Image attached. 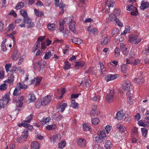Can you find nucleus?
Wrapping results in <instances>:
<instances>
[{
  "label": "nucleus",
  "instance_id": "10",
  "mask_svg": "<svg viewBox=\"0 0 149 149\" xmlns=\"http://www.w3.org/2000/svg\"><path fill=\"white\" fill-rule=\"evenodd\" d=\"M86 141L84 139L80 138L77 141L78 145L82 148H84L86 146Z\"/></svg>",
  "mask_w": 149,
  "mask_h": 149
},
{
  "label": "nucleus",
  "instance_id": "18",
  "mask_svg": "<svg viewBox=\"0 0 149 149\" xmlns=\"http://www.w3.org/2000/svg\"><path fill=\"white\" fill-rule=\"evenodd\" d=\"M32 149H39L40 148V145L37 141H33L31 145Z\"/></svg>",
  "mask_w": 149,
  "mask_h": 149
},
{
  "label": "nucleus",
  "instance_id": "46",
  "mask_svg": "<svg viewBox=\"0 0 149 149\" xmlns=\"http://www.w3.org/2000/svg\"><path fill=\"white\" fill-rule=\"evenodd\" d=\"M141 132L142 135L144 137H146L148 133V130L145 128H141Z\"/></svg>",
  "mask_w": 149,
  "mask_h": 149
},
{
  "label": "nucleus",
  "instance_id": "3",
  "mask_svg": "<svg viewBox=\"0 0 149 149\" xmlns=\"http://www.w3.org/2000/svg\"><path fill=\"white\" fill-rule=\"evenodd\" d=\"M129 41L130 43L138 44L139 43L141 40V38H139L138 36L136 35H129Z\"/></svg>",
  "mask_w": 149,
  "mask_h": 149
},
{
  "label": "nucleus",
  "instance_id": "13",
  "mask_svg": "<svg viewBox=\"0 0 149 149\" xmlns=\"http://www.w3.org/2000/svg\"><path fill=\"white\" fill-rule=\"evenodd\" d=\"M117 75L110 74L107 76L105 79L108 82L116 79L117 78Z\"/></svg>",
  "mask_w": 149,
  "mask_h": 149
},
{
  "label": "nucleus",
  "instance_id": "62",
  "mask_svg": "<svg viewBox=\"0 0 149 149\" xmlns=\"http://www.w3.org/2000/svg\"><path fill=\"white\" fill-rule=\"evenodd\" d=\"M91 99L92 100L96 102L99 101L100 100V97L98 95H95Z\"/></svg>",
  "mask_w": 149,
  "mask_h": 149
},
{
  "label": "nucleus",
  "instance_id": "2",
  "mask_svg": "<svg viewBox=\"0 0 149 149\" xmlns=\"http://www.w3.org/2000/svg\"><path fill=\"white\" fill-rule=\"evenodd\" d=\"M126 9L127 10L131 11L130 14L132 15L136 16L138 14L137 8L131 4L127 5Z\"/></svg>",
  "mask_w": 149,
  "mask_h": 149
},
{
  "label": "nucleus",
  "instance_id": "26",
  "mask_svg": "<svg viewBox=\"0 0 149 149\" xmlns=\"http://www.w3.org/2000/svg\"><path fill=\"white\" fill-rule=\"evenodd\" d=\"M114 2L113 0H107V1L106 4V7H107V6L108 8L110 7H113V4Z\"/></svg>",
  "mask_w": 149,
  "mask_h": 149
},
{
  "label": "nucleus",
  "instance_id": "28",
  "mask_svg": "<svg viewBox=\"0 0 149 149\" xmlns=\"http://www.w3.org/2000/svg\"><path fill=\"white\" fill-rule=\"evenodd\" d=\"M100 113V112L99 110H92L90 112V114L91 116H97Z\"/></svg>",
  "mask_w": 149,
  "mask_h": 149
},
{
  "label": "nucleus",
  "instance_id": "33",
  "mask_svg": "<svg viewBox=\"0 0 149 149\" xmlns=\"http://www.w3.org/2000/svg\"><path fill=\"white\" fill-rule=\"evenodd\" d=\"M6 39H3L1 45V47L2 50L3 51H5L7 50V48L5 44L6 42Z\"/></svg>",
  "mask_w": 149,
  "mask_h": 149
},
{
  "label": "nucleus",
  "instance_id": "6",
  "mask_svg": "<svg viewBox=\"0 0 149 149\" xmlns=\"http://www.w3.org/2000/svg\"><path fill=\"white\" fill-rule=\"evenodd\" d=\"M49 138L51 143L55 144L61 140V136L60 134H57L49 137Z\"/></svg>",
  "mask_w": 149,
  "mask_h": 149
},
{
  "label": "nucleus",
  "instance_id": "31",
  "mask_svg": "<svg viewBox=\"0 0 149 149\" xmlns=\"http://www.w3.org/2000/svg\"><path fill=\"white\" fill-rule=\"evenodd\" d=\"M34 12L35 15L37 17H41L44 15V13L42 11H39L37 9H34Z\"/></svg>",
  "mask_w": 149,
  "mask_h": 149
},
{
  "label": "nucleus",
  "instance_id": "59",
  "mask_svg": "<svg viewBox=\"0 0 149 149\" xmlns=\"http://www.w3.org/2000/svg\"><path fill=\"white\" fill-rule=\"evenodd\" d=\"M138 125L140 126L146 127L144 120H141L138 122Z\"/></svg>",
  "mask_w": 149,
  "mask_h": 149
},
{
  "label": "nucleus",
  "instance_id": "51",
  "mask_svg": "<svg viewBox=\"0 0 149 149\" xmlns=\"http://www.w3.org/2000/svg\"><path fill=\"white\" fill-rule=\"evenodd\" d=\"M120 13V11L119 9H115L114 11V14L116 17H118L119 16Z\"/></svg>",
  "mask_w": 149,
  "mask_h": 149
},
{
  "label": "nucleus",
  "instance_id": "5",
  "mask_svg": "<svg viewBox=\"0 0 149 149\" xmlns=\"http://www.w3.org/2000/svg\"><path fill=\"white\" fill-rule=\"evenodd\" d=\"M131 84L130 82L129 81H125L123 84V88L125 91L128 92L127 95H130V93L131 94L130 91H131Z\"/></svg>",
  "mask_w": 149,
  "mask_h": 149
},
{
  "label": "nucleus",
  "instance_id": "54",
  "mask_svg": "<svg viewBox=\"0 0 149 149\" xmlns=\"http://www.w3.org/2000/svg\"><path fill=\"white\" fill-rule=\"evenodd\" d=\"M67 104L66 103L62 104L60 106L61 111L63 112L65 110Z\"/></svg>",
  "mask_w": 149,
  "mask_h": 149
},
{
  "label": "nucleus",
  "instance_id": "42",
  "mask_svg": "<svg viewBox=\"0 0 149 149\" xmlns=\"http://www.w3.org/2000/svg\"><path fill=\"white\" fill-rule=\"evenodd\" d=\"M100 121L99 119L95 118H93L91 120V122L92 124L93 125H97L98 124Z\"/></svg>",
  "mask_w": 149,
  "mask_h": 149
},
{
  "label": "nucleus",
  "instance_id": "22",
  "mask_svg": "<svg viewBox=\"0 0 149 149\" xmlns=\"http://www.w3.org/2000/svg\"><path fill=\"white\" fill-rule=\"evenodd\" d=\"M110 40V37L108 36L103 38L101 41V44L103 45L107 44Z\"/></svg>",
  "mask_w": 149,
  "mask_h": 149
},
{
  "label": "nucleus",
  "instance_id": "35",
  "mask_svg": "<svg viewBox=\"0 0 149 149\" xmlns=\"http://www.w3.org/2000/svg\"><path fill=\"white\" fill-rule=\"evenodd\" d=\"M29 131L27 130H24L22 133V136L24 139H26L28 136Z\"/></svg>",
  "mask_w": 149,
  "mask_h": 149
},
{
  "label": "nucleus",
  "instance_id": "36",
  "mask_svg": "<svg viewBox=\"0 0 149 149\" xmlns=\"http://www.w3.org/2000/svg\"><path fill=\"white\" fill-rule=\"evenodd\" d=\"M51 120L49 117H44L41 120V122L42 124L45 125L49 122Z\"/></svg>",
  "mask_w": 149,
  "mask_h": 149
},
{
  "label": "nucleus",
  "instance_id": "38",
  "mask_svg": "<svg viewBox=\"0 0 149 149\" xmlns=\"http://www.w3.org/2000/svg\"><path fill=\"white\" fill-rule=\"evenodd\" d=\"M56 127V125L54 124L49 125L46 127V129L49 130H53L55 129Z\"/></svg>",
  "mask_w": 149,
  "mask_h": 149
},
{
  "label": "nucleus",
  "instance_id": "37",
  "mask_svg": "<svg viewBox=\"0 0 149 149\" xmlns=\"http://www.w3.org/2000/svg\"><path fill=\"white\" fill-rule=\"evenodd\" d=\"M85 65V63L84 61H79L76 62L75 63V66L76 67H84Z\"/></svg>",
  "mask_w": 149,
  "mask_h": 149
},
{
  "label": "nucleus",
  "instance_id": "9",
  "mask_svg": "<svg viewBox=\"0 0 149 149\" xmlns=\"http://www.w3.org/2000/svg\"><path fill=\"white\" fill-rule=\"evenodd\" d=\"M26 18L22 19L19 18L17 19L15 21L16 24H19V26L21 27L25 28L26 26Z\"/></svg>",
  "mask_w": 149,
  "mask_h": 149
},
{
  "label": "nucleus",
  "instance_id": "57",
  "mask_svg": "<svg viewBox=\"0 0 149 149\" xmlns=\"http://www.w3.org/2000/svg\"><path fill=\"white\" fill-rule=\"evenodd\" d=\"M116 18H117L114 14H110L109 17V20L111 21H115Z\"/></svg>",
  "mask_w": 149,
  "mask_h": 149
},
{
  "label": "nucleus",
  "instance_id": "32",
  "mask_svg": "<svg viewBox=\"0 0 149 149\" xmlns=\"http://www.w3.org/2000/svg\"><path fill=\"white\" fill-rule=\"evenodd\" d=\"M75 23L74 22H72L69 24L70 29L71 31L73 32L74 33L75 31Z\"/></svg>",
  "mask_w": 149,
  "mask_h": 149
},
{
  "label": "nucleus",
  "instance_id": "40",
  "mask_svg": "<svg viewBox=\"0 0 149 149\" xmlns=\"http://www.w3.org/2000/svg\"><path fill=\"white\" fill-rule=\"evenodd\" d=\"M71 105L72 107L75 108L77 109L78 108V104L74 100H72Z\"/></svg>",
  "mask_w": 149,
  "mask_h": 149
},
{
  "label": "nucleus",
  "instance_id": "23",
  "mask_svg": "<svg viewBox=\"0 0 149 149\" xmlns=\"http://www.w3.org/2000/svg\"><path fill=\"white\" fill-rule=\"evenodd\" d=\"M112 143L109 140H107L104 144V147L107 149H110L112 147Z\"/></svg>",
  "mask_w": 149,
  "mask_h": 149
},
{
  "label": "nucleus",
  "instance_id": "61",
  "mask_svg": "<svg viewBox=\"0 0 149 149\" xmlns=\"http://www.w3.org/2000/svg\"><path fill=\"white\" fill-rule=\"evenodd\" d=\"M41 62L39 61L38 63V64L40 66L39 69V72H40L41 73L42 72L43 68H44V64H42L41 65Z\"/></svg>",
  "mask_w": 149,
  "mask_h": 149
},
{
  "label": "nucleus",
  "instance_id": "27",
  "mask_svg": "<svg viewBox=\"0 0 149 149\" xmlns=\"http://www.w3.org/2000/svg\"><path fill=\"white\" fill-rule=\"evenodd\" d=\"M56 25L54 23H49L47 26L48 29L52 31L56 29Z\"/></svg>",
  "mask_w": 149,
  "mask_h": 149
},
{
  "label": "nucleus",
  "instance_id": "45",
  "mask_svg": "<svg viewBox=\"0 0 149 149\" xmlns=\"http://www.w3.org/2000/svg\"><path fill=\"white\" fill-rule=\"evenodd\" d=\"M82 128L83 130L85 131H90L91 128L90 126L88 125H86V123H84L82 125Z\"/></svg>",
  "mask_w": 149,
  "mask_h": 149
},
{
  "label": "nucleus",
  "instance_id": "29",
  "mask_svg": "<svg viewBox=\"0 0 149 149\" xmlns=\"http://www.w3.org/2000/svg\"><path fill=\"white\" fill-rule=\"evenodd\" d=\"M127 66L126 64H122L121 66V71L123 74L127 73Z\"/></svg>",
  "mask_w": 149,
  "mask_h": 149
},
{
  "label": "nucleus",
  "instance_id": "14",
  "mask_svg": "<svg viewBox=\"0 0 149 149\" xmlns=\"http://www.w3.org/2000/svg\"><path fill=\"white\" fill-rule=\"evenodd\" d=\"M81 84L83 86V88H86L89 86L90 84L87 78H85L81 82Z\"/></svg>",
  "mask_w": 149,
  "mask_h": 149
},
{
  "label": "nucleus",
  "instance_id": "50",
  "mask_svg": "<svg viewBox=\"0 0 149 149\" xmlns=\"http://www.w3.org/2000/svg\"><path fill=\"white\" fill-rule=\"evenodd\" d=\"M134 81L135 83L137 84H141L143 82V79L141 77L139 79L135 78L134 79Z\"/></svg>",
  "mask_w": 149,
  "mask_h": 149
},
{
  "label": "nucleus",
  "instance_id": "7",
  "mask_svg": "<svg viewBox=\"0 0 149 149\" xmlns=\"http://www.w3.org/2000/svg\"><path fill=\"white\" fill-rule=\"evenodd\" d=\"M10 100L9 96L6 95L4 97L2 100H0V108H4L5 106V103L8 104Z\"/></svg>",
  "mask_w": 149,
  "mask_h": 149
},
{
  "label": "nucleus",
  "instance_id": "30",
  "mask_svg": "<svg viewBox=\"0 0 149 149\" xmlns=\"http://www.w3.org/2000/svg\"><path fill=\"white\" fill-rule=\"evenodd\" d=\"M72 42L76 44L79 45L82 43V40L80 38H74L72 39Z\"/></svg>",
  "mask_w": 149,
  "mask_h": 149
},
{
  "label": "nucleus",
  "instance_id": "15",
  "mask_svg": "<svg viewBox=\"0 0 149 149\" xmlns=\"http://www.w3.org/2000/svg\"><path fill=\"white\" fill-rule=\"evenodd\" d=\"M87 30L90 34L93 35L95 34L98 32V30L97 29L92 27L91 25L89 26Z\"/></svg>",
  "mask_w": 149,
  "mask_h": 149
},
{
  "label": "nucleus",
  "instance_id": "60",
  "mask_svg": "<svg viewBox=\"0 0 149 149\" xmlns=\"http://www.w3.org/2000/svg\"><path fill=\"white\" fill-rule=\"evenodd\" d=\"M111 126L107 125L106 126L104 131L106 132L107 134H108L111 131Z\"/></svg>",
  "mask_w": 149,
  "mask_h": 149
},
{
  "label": "nucleus",
  "instance_id": "20",
  "mask_svg": "<svg viewBox=\"0 0 149 149\" xmlns=\"http://www.w3.org/2000/svg\"><path fill=\"white\" fill-rule=\"evenodd\" d=\"M28 99L30 102H34L36 100V98L34 94L30 93L28 96Z\"/></svg>",
  "mask_w": 149,
  "mask_h": 149
},
{
  "label": "nucleus",
  "instance_id": "58",
  "mask_svg": "<svg viewBox=\"0 0 149 149\" xmlns=\"http://www.w3.org/2000/svg\"><path fill=\"white\" fill-rule=\"evenodd\" d=\"M20 54L19 52H17V53H15L13 54L12 56V58L13 60H16Z\"/></svg>",
  "mask_w": 149,
  "mask_h": 149
},
{
  "label": "nucleus",
  "instance_id": "47",
  "mask_svg": "<svg viewBox=\"0 0 149 149\" xmlns=\"http://www.w3.org/2000/svg\"><path fill=\"white\" fill-rule=\"evenodd\" d=\"M42 77H38L36 79L35 85H38L40 83L42 80Z\"/></svg>",
  "mask_w": 149,
  "mask_h": 149
},
{
  "label": "nucleus",
  "instance_id": "19",
  "mask_svg": "<svg viewBox=\"0 0 149 149\" xmlns=\"http://www.w3.org/2000/svg\"><path fill=\"white\" fill-rule=\"evenodd\" d=\"M116 127L121 132H125L126 130L125 126L119 123H118L116 125Z\"/></svg>",
  "mask_w": 149,
  "mask_h": 149
},
{
  "label": "nucleus",
  "instance_id": "56",
  "mask_svg": "<svg viewBox=\"0 0 149 149\" xmlns=\"http://www.w3.org/2000/svg\"><path fill=\"white\" fill-rule=\"evenodd\" d=\"M7 88V84L6 83H4L0 86V90L1 91H4Z\"/></svg>",
  "mask_w": 149,
  "mask_h": 149
},
{
  "label": "nucleus",
  "instance_id": "48",
  "mask_svg": "<svg viewBox=\"0 0 149 149\" xmlns=\"http://www.w3.org/2000/svg\"><path fill=\"white\" fill-rule=\"evenodd\" d=\"M130 32V27L129 26H127L125 27L123 33H121V35H125L126 33H129Z\"/></svg>",
  "mask_w": 149,
  "mask_h": 149
},
{
  "label": "nucleus",
  "instance_id": "39",
  "mask_svg": "<svg viewBox=\"0 0 149 149\" xmlns=\"http://www.w3.org/2000/svg\"><path fill=\"white\" fill-rule=\"evenodd\" d=\"M64 64V65L63 68L65 69L68 70L70 68L71 64L68 62L65 61Z\"/></svg>",
  "mask_w": 149,
  "mask_h": 149
},
{
  "label": "nucleus",
  "instance_id": "21",
  "mask_svg": "<svg viewBox=\"0 0 149 149\" xmlns=\"http://www.w3.org/2000/svg\"><path fill=\"white\" fill-rule=\"evenodd\" d=\"M27 87V86L26 84H22L21 82L17 83V84L16 88L20 90L22 89H26Z\"/></svg>",
  "mask_w": 149,
  "mask_h": 149
},
{
  "label": "nucleus",
  "instance_id": "1",
  "mask_svg": "<svg viewBox=\"0 0 149 149\" xmlns=\"http://www.w3.org/2000/svg\"><path fill=\"white\" fill-rule=\"evenodd\" d=\"M97 134V136L95 138V143H100L105 139L106 134L103 131H99Z\"/></svg>",
  "mask_w": 149,
  "mask_h": 149
},
{
  "label": "nucleus",
  "instance_id": "34",
  "mask_svg": "<svg viewBox=\"0 0 149 149\" xmlns=\"http://www.w3.org/2000/svg\"><path fill=\"white\" fill-rule=\"evenodd\" d=\"M21 15L23 16L24 18H27L28 17L27 13V11L25 9L21 10L20 11Z\"/></svg>",
  "mask_w": 149,
  "mask_h": 149
},
{
  "label": "nucleus",
  "instance_id": "49",
  "mask_svg": "<svg viewBox=\"0 0 149 149\" xmlns=\"http://www.w3.org/2000/svg\"><path fill=\"white\" fill-rule=\"evenodd\" d=\"M64 24L62 22L61 20L59 21V30L60 31H63L64 29Z\"/></svg>",
  "mask_w": 149,
  "mask_h": 149
},
{
  "label": "nucleus",
  "instance_id": "24",
  "mask_svg": "<svg viewBox=\"0 0 149 149\" xmlns=\"http://www.w3.org/2000/svg\"><path fill=\"white\" fill-rule=\"evenodd\" d=\"M61 20L64 24H69L72 22V19L70 17H67Z\"/></svg>",
  "mask_w": 149,
  "mask_h": 149
},
{
  "label": "nucleus",
  "instance_id": "55",
  "mask_svg": "<svg viewBox=\"0 0 149 149\" xmlns=\"http://www.w3.org/2000/svg\"><path fill=\"white\" fill-rule=\"evenodd\" d=\"M132 118L131 115L130 114L129 115L126 114L125 116V120L126 122L130 121Z\"/></svg>",
  "mask_w": 149,
  "mask_h": 149
},
{
  "label": "nucleus",
  "instance_id": "4",
  "mask_svg": "<svg viewBox=\"0 0 149 149\" xmlns=\"http://www.w3.org/2000/svg\"><path fill=\"white\" fill-rule=\"evenodd\" d=\"M114 93V91L113 89L110 90L109 93H108L106 96V102L107 103H110L113 101Z\"/></svg>",
  "mask_w": 149,
  "mask_h": 149
},
{
  "label": "nucleus",
  "instance_id": "44",
  "mask_svg": "<svg viewBox=\"0 0 149 149\" xmlns=\"http://www.w3.org/2000/svg\"><path fill=\"white\" fill-rule=\"evenodd\" d=\"M120 50L118 48H116L114 50V55L116 57H118L120 55Z\"/></svg>",
  "mask_w": 149,
  "mask_h": 149
},
{
  "label": "nucleus",
  "instance_id": "11",
  "mask_svg": "<svg viewBox=\"0 0 149 149\" xmlns=\"http://www.w3.org/2000/svg\"><path fill=\"white\" fill-rule=\"evenodd\" d=\"M26 26L27 28L33 27L35 24L33 22H32L31 19L29 17L26 18Z\"/></svg>",
  "mask_w": 149,
  "mask_h": 149
},
{
  "label": "nucleus",
  "instance_id": "41",
  "mask_svg": "<svg viewBox=\"0 0 149 149\" xmlns=\"http://www.w3.org/2000/svg\"><path fill=\"white\" fill-rule=\"evenodd\" d=\"M24 3L22 2H21L17 4V6L15 7V9L17 10L21 9L24 7Z\"/></svg>",
  "mask_w": 149,
  "mask_h": 149
},
{
  "label": "nucleus",
  "instance_id": "17",
  "mask_svg": "<svg viewBox=\"0 0 149 149\" xmlns=\"http://www.w3.org/2000/svg\"><path fill=\"white\" fill-rule=\"evenodd\" d=\"M52 56V52L49 50L47 49L45 52L44 56L43 57V59L45 60H48Z\"/></svg>",
  "mask_w": 149,
  "mask_h": 149
},
{
  "label": "nucleus",
  "instance_id": "52",
  "mask_svg": "<svg viewBox=\"0 0 149 149\" xmlns=\"http://www.w3.org/2000/svg\"><path fill=\"white\" fill-rule=\"evenodd\" d=\"M114 21L119 26L121 27L123 26V24L120 22L118 19L116 18Z\"/></svg>",
  "mask_w": 149,
  "mask_h": 149
},
{
  "label": "nucleus",
  "instance_id": "63",
  "mask_svg": "<svg viewBox=\"0 0 149 149\" xmlns=\"http://www.w3.org/2000/svg\"><path fill=\"white\" fill-rule=\"evenodd\" d=\"M123 54L127 56L129 52V50H128L127 47L126 48H124L123 49L121 50Z\"/></svg>",
  "mask_w": 149,
  "mask_h": 149
},
{
  "label": "nucleus",
  "instance_id": "25",
  "mask_svg": "<svg viewBox=\"0 0 149 149\" xmlns=\"http://www.w3.org/2000/svg\"><path fill=\"white\" fill-rule=\"evenodd\" d=\"M13 102H16V105L17 107V108L16 109L19 111H20V109L19 108H18L22 107L23 104V102L21 101H19L18 100H17V101H15L14 100H13Z\"/></svg>",
  "mask_w": 149,
  "mask_h": 149
},
{
  "label": "nucleus",
  "instance_id": "12",
  "mask_svg": "<svg viewBox=\"0 0 149 149\" xmlns=\"http://www.w3.org/2000/svg\"><path fill=\"white\" fill-rule=\"evenodd\" d=\"M125 114L123 113V110H120L117 112L116 114V118L118 120H121L125 116Z\"/></svg>",
  "mask_w": 149,
  "mask_h": 149
},
{
  "label": "nucleus",
  "instance_id": "64",
  "mask_svg": "<svg viewBox=\"0 0 149 149\" xmlns=\"http://www.w3.org/2000/svg\"><path fill=\"white\" fill-rule=\"evenodd\" d=\"M25 57L24 55H23L20 57L18 63V65H20L22 63Z\"/></svg>",
  "mask_w": 149,
  "mask_h": 149
},
{
  "label": "nucleus",
  "instance_id": "53",
  "mask_svg": "<svg viewBox=\"0 0 149 149\" xmlns=\"http://www.w3.org/2000/svg\"><path fill=\"white\" fill-rule=\"evenodd\" d=\"M119 32L118 29L117 28H115L113 29L112 31L111 32V36L112 37H113V36L117 34Z\"/></svg>",
  "mask_w": 149,
  "mask_h": 149
},
{
  "label": "nucleus",
  "instance_id": "43",
  "mask_svg": "<svg viewBox=\"0 0 149 149\" xmlns=\"http://www.w3.org/2000/svg\"><path fill=\"white\" fill-rule=\"evenodd\" d=\"M66 142L64 140L62 141L60 143H58V147L60 148H63L66 145Z\"/></svg>",
  "mask_w": 149,
  "mask_h": 149
},
{
  "label": "nucleus",
  "instance_id": "16",
  "mask_svg": "<svg viewBox=\"0 0 149 149\" xmlns=\"http://www.w3.org/2000/svg\"><path fill=\"white\" fill-rule=\"evenodd\" d=\"M149 6V3L147 1H142L141 2V5L140 8L141 9L144 10Z\"/></svg>",
  "mask_w": 149,
  "mask_h": 149
},
{
  "label": "nucleus",
  "instance_id": "8",
  "mask_svg": "<svg viewBox=\"0 0 149 149\" xmlns=\"http://www.w3.org/2000/svg\"><path fill=\"white\" fill-rule=\"evenodd\" d=\"M51 96L47 95L42 98L41 105L43 106H45L51 102Z\"/></svg>",
  "mask_w": 149,
  "mask_h": 149
}]
</instances>
